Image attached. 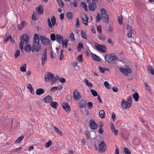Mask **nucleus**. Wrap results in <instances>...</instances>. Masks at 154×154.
<instances>
[{"label":"nucleus","mask_w":154,"mask_h":154,"mask_svg":"<svg viewBox=\"0 0 154 154\" xmlns=\"http://www.w3.org/2000/svg\"><path fill=\"white\" fill-rule=\"evenodd\" d=\"M76 23L75 25V27L76 28H78L80 26L79 20L77 17L76 18Z\"/></svg>","instance_id":"53"},{"label":"nucleus","mask_w":154,"mask_h":154,"mask_svg":"<svg viewBox=\"0 0 154 154\" xmlns=\"http://www.w3.org/2000/svg\"><path fill=\"white\" fill-rule=\"evenodd\" d=\"M103 21L105 23H108L109 22L108 15L107 14L103 15Z\"/></svg>","instance_id":"22"},{"label":"nucleus","mask_w":154,"mask_h":154,"mask_svg":"<svg viewBox=\"0 0 154 154\" xmlns=\"http://www.w3.org/2000/svg\"><path fill=\"white\" fill-rule=\"evenodd\" d=\"M59 80L62 83H65L66 82V79L63 78H60Z\"/></svg>","instance_id":"60"},{"label":"nucleus","mask_w":154,"mask_h":154,"mask_svg":"<svg viewBox=\"0 0 154 154\" xmlns=\"http://www.w3.org/2000/svg\"><path fill=\"white\" fill-rule=\"evenodd\" d=\"M47 50L45 49L42 57V63L43 65H44L47 60Z\"/></svg>","instance_id":"16"},{"label":"nucleus","mask_w":154,"mask_h":154,"mask_svg":"<svg viewBox=\"0 0 154 154\" xmlns=\"http://www.w3.org/2000/svg\"><path fill=\"white\" fill-rule=\"evenodd\" d=\"M66 99L69 101H70L72 98V96L70 95H68L66 97Z\"/></svg>","instance_id":"61"},{"label":"nucleus","mask_w":154,"mask_h":154,"mask_svg":"<svg viewBox=\"0 0 154 154\" xmlns=\"http://www.w3.org/2000/svg\"><path fill=\"white\" fill-rule=\"evenodd\" d=\"M118 21L119 24H122L123 19L122 16H119L118 17Z\"/></svg>","instance_id":"48"},{"label":"nucleus","mask_w":154,"mask_h":154,"mask_svg":"<svg viewBox=\"0 0 154 154\" xmlns=\"http://www.w3.org/2000/svg\"><path fill=\"white\" fill-rule=\"evenodd\" d=\"M98 126L99 127L101 128L103 126V122L102 121H100L99 122L98 124Z\"/></svg>","instance_id":"64"},{"label":"nucleus","mask_w":154,"mask_h":154,"mask_svg":"<svg viewBox=\"0 0 154 154\" xmlns=\"http://www.w3.org/2000/svg\"><path fill=\"white\" fill-rule=\"evenodd\" d=\"M58 105V103L56 102L51 101L50 103L51 106L54 109H56Z\"/></svg>","instance_id":"25"},{"label":"nucleus","mask_w":154,"mask_h":154,"mask_svg":"<svg viewBox=\"0 0 154 154\" xmlns=\"http://www.w3.org/2000/svg\"><path fill=\"white\" fill-rule=\"evenodd\" d=\"M51 39L52 41H54L56 40V36L54 33H52L50 35Z\"/></svg>","instance_id":"44"},{"label":"nucleus","mask_w":154,"mask_h":154,"mask_svg":"<svg viewBox=\"0 0 154 154\" xmlns=\"http://www.w3.org/2000/svg\"><path fill=\"white\" fill-rule=\"evenodd\" d=\"M58 89V87L56 86L54 87L50 90L51 91L54 92Z\"/></svg>","instance_id":"59"},{"label":"nucleus","mask_w":154,"mask_h":154,"mask_svg":"<svg viewBox=\"0 0 154 154\" xmlns=\"http://www.w3.org/2000/svg\"><path fill=\"white\" fill-rule=\"evenodd\" d=\"M70 38L72 40H74L75 38H74V34L73 33H71L70 34Z\"/></svg>","instance_id":"62"},{"label":"nucleus","mask_w":154,"mask_h":154,"mask_svg":"<svg viewBox=\"0 0 154 154\" xmlns=\"http://www.w3.org/2000/svg\"><path fill=\"white\" fill-rule=\"evenodd\" d=\"M57 2L60 7L63 8L64 7L63 3L61 0H57Z\"/></svg>","instance_id":"31"},{"label":"nucleus","mask_w":154,"mask_h":154,"mask_svg":"<svg viewBox=\"0 0 154 154\" xmlns=\"http://www.w3.org/2000/svg\"><path fill=\"white\" fill-rule=\"evenodd\" d=\"M97 30L98 32L100 34H102V30L101 26L100 25H99L97 27Z\"/></svg>","instance_id":"41"},{"label":"nucleus","mask_w":154,"mask_h":154,"mask_svg":"<svg viewBox=\"0 0 154 154\" xmlns=\"http://www.w3.org/2000/svg\"><path fill=\"white\" fill-rule=\"evenodd\" d=\"M11 36L10 35H8V36L5 38L4 39V43L5 44H6L8 42V40L9 39H11Z\"/></svg>","instance_id":"37"},{"label":"nucleus","mask_w":154,"mask_h":154,"mask_svg":"<svg viewBox=\"0 0 154 154\" xmlns=\"http://www.w3.org/2000/svg\"><path fill=\"white\" fill-rule=\"evenodd\" d=\"M95 48L98 51L102 52H106L107 51L106 46L105 45H101L96 43L94 46Z\"/></svg>","instance_id":"4"},{"label":"nucleus","mask_w":154,"mask_h":154,"mask_svg":"<svg viewBox=\"0 0 154 154\" xmlns=\"http://www.w3.org/2000/svg\"><path fill=\"white\" fill-rule=\"evenodd\" d=\"M101 19V15L100 13H98L97 14L96 21V22H99Z\"/></svg>","instance_id":"34"},{"label":"nucleus","mask_w":154,"mask_h":154,"mask_svg":"<svg viewBox=\"0 0 154 154\" xmlns=\"http://www.w3.org/2000/svg\"><path fill=\"white\" fill-rule=\"evenodd\" d=\"M124 151L125 152V154H131V152L129 151L127 147H125Z\"/></svg>","instance_id":"43"},{"label":"nucleus","mask_w":154,"mask_h":154,"mask_svg":"<svg viewBox=\"0 0 154 154\" xmlns=\"http://www.w3.org/2000/svg\"><path fill=\"white\" fill-rule=\"evenodd\" d=\"M54 130L57 133V134H59L60 135H62V134L60 130L57 127L54 126Z\"/></svg>","instance_id":"36"},{"label":"nucleus","mask_w":154,"mask_h":154,"mask_svg":"<svg viewBox=\"0 0 154 154\" xmlns=\"http://www.w3.org/2000/svg\"><path fill=\"white\" fill-rule=\"evenodd\" d=\"M153 68H147L148 72L154 75V69Z\"/></svg>","instance_id":"47"},{"label":"nucleus","mask_w":154,"mask_h":154,"mask_svg":"<svg viewBox=\"0 0 154 154\" xmlns=\"http://www.w3.org/2000/svg\"><path fill=\"white\" fill-rule=\"evenodd\" d=\"M121 104L122 107L125 109H129L131 106L130 103L125 101L124 99L122 101Z\"/></svg>","instance_id":"10"},{"label":"nucleus","mask_w":154,"mask_h":154,"mask_svg":"<svg viewBox=\"0 0 154 154\" xmlns=\"http://www.w3.org/2000/svg\"><path fill=\"white\" fill-rule=\"evenodd\" d=\"M54 77V75L51 73L49 72H47L45 76V79L46 82H50L51 79Z\"/></svg>","instance_id":"8"},{"label":"nucleus","mask_w":154,"mask_h":154,"mask_svg":"<svg viewBox=\"0 0 154 154\" xmlns=\"http://www.w3.org/2000/svg\"><path fill=\"white\" fill-rule=\"evenodd\" d=\"M99 0H92L91 2L87 3L88 4V7L90 10L94 11L97 7L96 3Z\"/></svg>","instance_id":"3"},{"label":"nucleus","mask_w":154,"mask_h":154,"mask_svg":"<svg viewBox=\"0 0 154 154\" xmlns=\"http://www.w3.org/2000/svg\"><path fill=\"white\" fill-rule=\"evenodd\" d=\"M133 97L136 101H137L139 98V95L137 92H136L133 94Z\"/></svg>","instance_id":"26"},{"label":"nucleus","mask_w":154,"mask_h":154,"mask_svg":"<svg viewBox=\"0 0 154 154\" xmlns=\"http://www.w3.org/2000/svg\"><path fill=\"white\" fill-rule=\"evenodd\" d=\"M68 42V40L67 39H65L64 40H63L62 43L63 47H67Z\"/></svg>","instance_id":"29"},{"label":"nucleus","mask_w":154,"mask_h":154,"mask_svg":"<svg viewBox=\"0 0 154 154\" xmlns=\"http://www.w3.org/2000/svg\"><path fill=\"white\" fill-rule=\"evenodd\" d=\"M106 148V145L103 140L99 145L98 150L100 152L103 153L105 151Z\"/></svg>","instance_id":"5"},{"label":"nucleus","mask_w":154,"mask_h":154,"mask_svg":"<svg viewBox=\"0 0 154 154\" xmlns=\"http://www.w3.org/2000/svg\"><path fill=\"white\" fill-rule=\"evenodd\" d=\"M52 142L51 140H49L48 142L45 144V146L46 148L49 147L52 144Z\"/></svg>","instance_id":"42"},{"label":"nucleus","mask_w":154,"mask_h":154,"mask_svg":"<svg viewBox=\"0 0 154 154\" xmlns=\"http://www.w3.org/2000/svg\"><path fill=\"white\" fill-rule=\"evenodd\" d=\"M24 137V136L22 135L19 137L16 140L15 143H20Z\"/></svg>","instance_id":"28"},{"label":"nucleus","mask_w":154,"mask_h":154,"mask_svg":"<svg viewBox=\"0 0 154 154\" xmlns=\"http://www.w3.org/2000/svg\"><path fill=\"white\" fill-rule=\"evenodd\" d=\"M132 29H130L129 30L128 33L127 34V36L129 38H131L132 37Z\"/></svg>","instance_id":"46"},{"label":"nucleus","mask_w":154,"mask_h":154,"mask_svg":"<svg viewBox=\"0 0 154 154\" xmlns=\"http://www.w3.org/2000/svg\"><path fill=\"white\" fill-rule=\"evenodd\" d=\"M101 12L103 15L106 14H107L105 10L103 8L101 9Z\"/></svg>","instance_id":"55"},{"label":"nucleus","mask_w":154,"mask_h":154,"mask_svg":"<svg viewBox=\"0 0 154 154\" xmlns=\"http://www.w3.org/2000/svg\"><path fill=\"white\" fill-rule=\"evenodd\" d=\"M36 11L38 15H41L43 13V7L42 5H39L38 8H36Z\"/></svg>","instance_id":"18"},{"label":"nucleus","mask_w":154,"mask_h":154,"mask_svg":"<svg viewBox=\"0 0 154 154\" xmlns=\"http://www.w3.org/2000/svg\"><path fill=\"white\" fill-rule=\"evenodd\" d=\"M91 91L92 94L94 97H96L98 95L97 91L93 89H91Z\"/></svg>","instance_id":"38"},{"label":"nucleus","mask_w":154,"mask_h":154,"mask_svg":"<svg viewBox=\"0 0 154 154\" xmlns=\"http://www.w3.org/2000/svg\"><path fill=\"white\" fill-rule=\"evenodd\" d=\"M104 84L105 87L107 89H108L109 88V83L108 82L106 81L105 82H104Z\"/></svg>","instance_id":"57"},{"label":"nucleus","mask_w":154,"mask_h":154,"mask_svg":"<svg viewBox=\"0 0 154 154\" xmlns=\"http://www.w3.org/2000/svg\"><path fill=\"white\" fill-rule=\"evenodd\" d=\"M20 51L19 50H17L15 54V58H17L20 54Z\"/></svg>","instance_id":"54"},{"label":"nucleus","mask_w":154,"mask_h":154,"mask_svg":"<svg viewBox=\"0 0 154 154\" xmlns=\"http://www.w3.org/2000/svg\"><path fill=\"white\" fill-rule=\"evenodd\" d=\"M44 90L43 88H40L36 90V94L37 95H40L44 93Z\"/></svg>","instance_id":"21"},{"label":"nucleus","mask_w":154,"mask_h":154,"mask_svg":"<svg viewBox=\"0 0 154 154\" xmlns=\"http://www.w3.org/2000/svg\"><path fill=\"white\" fill-rule=\"evenodd\" d=\"M89 122L90 127L93 130H95L97 129V124L93 119H91L90 120Z\"/></svg>","instance_id":"15"},{"label":"nucleus","mask_w":154,"mask_h":154,"mask_svg":"<svg viewBox=\"0 0 154 154\" xmlns=\"http://www.w3.org/2000/svg\"><path fill=\"white\" fill-rule=\"evenodd\" d=\"M112 131L113 133H114V134L116 135L118 134V131L117 130H116L115 129H112Z\"/></svg>","instance_id":"58"},{"label":"nucleus","mask_w":154,"mask_h":154,"mask_svg":"<svg viewBox=\"0 0 154 154\" xmlns=\"http://www.w3.org/2000/svg\"><path fill=\"white\" fill-rule=\"evenodd\" d=\"M80 16L83 23L86 26L88 25V19L87 16L84 13H82L80 14Z\"/></svg>","instance_id":"7"},{"label":"nucleus","mask_w":154,"mask_h":154,"mask_svg":"<svg viewBox=\"0 0 154 154\" xmlns=\"http://www.w3.org/2000/svg\"><path fill=\"white\" fill-rule=\"evenodd\" d=\"M87 105L89 109H91L92 108L93 104L91 102H88L87 103Z\"/></svg>","instance_id":"51"},{"label":"nucleus","mask_w":154,"mask_h":154,"mask_svg":"<svg viewBox=\"0 0 154 154\" xmlns=\"http://www.w3.org/2000/svg\"><path fill=\"white\" fill-rule=\"evenodd\" d=\"M99 114L101 119L105 118V112L103 110L101 109L100 110Z\"/></svg>","instance_id":"27"},{"label":"nucleus","mask_w":154,"mask_h":154,"mask_svg":"<svg viewBox=\"0 0 154 154\" xmlns=\"http://www.w3.org/2000/svg\"><path fill=\"white\" fill-rule=\"evenodd\" d=\"M51 20L52 24L51 23L50 18H48L47 21L48 22V26L50 29H52L53 28V26H54L56 22V19L55 17L54 16H53L51 17Z\"/></svg>","instance_id":"6"},{"label":"nucleus","mask_w":154,"mask_h":154,"mask_svg":"<svg viewBox=\"0 0 154 154\" xmlns=\"http://www.w3.org/2000/svg\"><path fill=\"white\" fill-rule=\"evenodd\" d=\"M83 48V45L82 44L81 42H79L77 46L78 51L80 52L81 51V48Z\"/></svg>","instance_id":"40"},{"label":"nucleus","mask_w":154,"mask_h":154,"mask_svg":"<svg viewBox=\"0 0 154 154\" xmlns=\"http://www.w3.org/2000/svg\"><path fill=\"white\" fill-rule=\"evenodd\" d=\"M62 108L66 112H69L71 111L70 107L69 104L65 102L62 104Z\"/></svg>","instance_id":"14"},{"label":"nucleus","mask_w":154,"mask_h":154,"mask_svg":"<svg viewBox=\"0 0 154 154\" xmlns=\"http://www.w3.org/2000/svg\"><path fill=\"white\" fill-rule=\"evenodd\" d=\"M29 37L27 34H24L21 36L20 40L25 43L26 44H28L29 42Z\"/></svg>","instance_id":"11"},{"label":"nucleus","mask_w":154,"mask_h":154,"mask_svg":"<svg viewBox=\"0 0 154 154\" xmlns=\"http://www.w3.org/2000/svg\"><path fill=\"white\" fill-rule=\"evenodd\" d=\"M63 37L59 34H57L56 35V40L57 42L59 44H61L62 43Z\"/></svg>","instance_id":"17"},{"label":"nucleus","mask_w":154,"mask_h":154,"mask_svg":"<svg viewBox=\"0 0 154 154\" xmlns=\"http://www.w3.org/2000/svg\"><path fill=\"white\" fill-rule=\"evenodd\" d=\"M144 84L145 85L146 90L149 93H151V88L148 85V84L147 82H145L144 83Z\"/></svg>","instance_id":"32"},{"label":"nucleus","mask_w":154,"mask_h":154,"mask_svg":"<svg viewBox=\"0 0 154 154\" xmlns=\"http://www.w3.org/2000/svg\"><path fill=\"white\" fill-rule=\"evenodd\" d=\"M44 100L46 103H49L50 101L52 100V97L51 96L47 95L44 98Z\"/></svg>","instance_id":"20"},{"label":"nucleus","mask_w":154,"mask_h":154,"mask_svg":"<svg viewBox=\"0 0 154 154\" xmlns=\"http://www.w3.org/2000/svg\"><path fill=\"white\" fill-rule=\"evenodd\" d=\"M77 60L79 62H82L83 60L82 57V55H79L77 57Z\"/></svg>","instance_id":"45"},{"label":"nucleus","mask_w":154,"mask_h":154,"mask_svg":"<svg viewBox=\"0 0 154 154\" xmlns=\"http://www.w3.org/2000/svg\"><path fill=\"white\" fill-rule=\"evenodd\" d=\"M104 57L106 61L112 64H116L119 59L118 57L114 53L106 54Z\"/></svg>","instance_id":"2"},{"label":"nucleus","mask_w":154,"mask_h":154,"mask_svg":"<svg viewBox=\"0 0 154 154\" xmlns=\"http://www.w3.org/2000/svg\"><path fill=\"white\" fill-rule=\"evenodd\" d=\"M57 80V78H56V77H55L54 76V77H53V78L51 79V81L52 82L51 85L53 84L56 83V81Z\"/></svg>","instance_id":"50"},{"label":"nucleus","mask_w":154,"mask_h":154,"mask_svg":"<svg viewBox=\"0 0 154 154\" xmlns=\"http://www.w3.org/2000/svg\"><path fill=\"white\" fill-rule=\"evenodd\" d=\"M102 41L105 40L106 37L104 36H100L98 37Z\"/></svg>","instance_id":"56"},{"label":"nucleus","mask_w":154,"mask_h":154,"mask_svg":"<svg viewBox=\"0 0 154 154\" xmlns=\"http://www.w3.org/2000/svg\"><path fill=\"white\" fill-rule=\"evenodd\" d=\"M26 25V22L23 21L20 24L18 25V28L20 30H21Z\"/></svg>","instance_id":"23"},{"label":"nucleus","mask_w":154,"mask_h":154,"mask_svg":"<svg viewBox=\"0 0 154 154\" xmlns=\"http://www.w3.org/2000/svg\"><path fill=\"white\" fill-rule=\"evenodd\" d=\"M119 71L122 74L125 75H128V73L131 72V68H119Z\"/></svg>","instance_id":"9"},{"label":"nucleus","mask_w":154,"mask_h":154,"mask_svg":"<svg viewBox=\"0 0 154 154\" xmlns=\"http://www.w3.org/2000/svg\"><path fill=\"white\" fill-rule=\"evenodd\" d=\"M81 6L86 11H88L87 5L84 2H82L81 4Z\"/></svg>","instance_id":"35"},{"label":"nucleus","mask_w":154,"mask_h":154,"mask_svg":"<svg viewBox=\"0 0 154 154\" xmlns=\"http://www.w3.org/2000/svg\"><path fill=\"white\" fill-rule=\"evenodd\" d=\"M25 50L27 52L30 51L31 50L32 51V49L31 47L29 44L26 45L25 48Z\"/></svg>","instance_id":"39"},{"label":"nucleus","mask_w":154,"mask_h":154,"mask_svg":"<svg viewBox=\"0 0 154 154\" xmlns=\"http://www.w3.org/2000/svg\"><path fill=\"white\" fill-rule=\"evenodd\" d=\"M91 57L92 59L96 61H100V58L95 54H92Z\"/></svg>","instance_id":"24"},{"label":"nucleus","mask_w":154,"mask_h":154,"mask_svg":"<svg viewBox=\"0 0 154 154\" xmlns=\"http://www.w3.org/2000/svg\"><path fill=\"white\" fill-rule=\"evenodd\" d=\"M132 97L131 96H129L127 99V102H128L129 103H130L131 105L132 103Z\"/></svg>","instance_id":"52"},{"label":"nucleus","mask_w":154,"mask_h":154,"mask_svg":"<svg viewBox=\"0 0 154 154\" xmlns=\"http://www.w3.org/2000/svg\"><path fill=\"white\" fill-rule=\"evenodd\" d=\"M73 97L74 99L76 101L81 98V96L77 89H75L74 91Z\"/></svg>","instance_id":"13"},{"label":"nucleus","mask_w":154,"mask_h":154,"mask_svg":"<svg viewBox=\"0 0 154 154\" xmlns=\"http://www.w3.org/2000/svg\"><path fill=\"white\" fill-rule=\"evenodd\" d=\"M64 55L63 54V50H61L60 53V60H62L63 58Z\"/></svg>","instance_id":"63"},{"label":"nucleus","mask_w":154,"mask_h":154,"mask_svg":"<svg viewBox=\"0 0 154 154\" xmlns=\"http://www.w3.org/2000/svg\"><path fill=\"white\" fill-rule=\"evenodd\" d=\"M40 39L43 45H48L50 43V40L42 35L40 36Z\"/></svg>","instance_id":"12"},{"label":"nucleus","mask_w":154,"mask_h":154,"mask_svg":"<svg viewBox=\"0 0 154 154\" xmlns=\"http://www.w3.org/2000/svg\"><path fill=\"white\" fill-rule=\"evenodd\" d=\"M87 101L85 100H82L80 101L79 103V105L80 108L86 107V106Z\"/></svg>","instance_id":"19"},{"label":"nucleus","mask_w":154,"mask_h":154,"mask_svg":"<svg viewBox=\"0 0 154 154\" xmlns=\"http://www.w3.org/2000/svg\"><path fill=\"white\" fill-rule=\"evenodd\" d=\"M81 35L82 37L85 39H87V36L85 32L83 30H82L81 32Z\"/></svg>","instance_id":"33"},{"label":"nucleus","mask_w":154,"mask_h":154,"mask_svg":"<svg viewBox=\"0 0 154 154\" xmlns=\"http://www.w3.org/2000/svg\"><path fill=\"white\" fill-rule=\"evenodd\" d=\"M41 47V44L39 43V36L38 34H35L33 40L32 51L33 52L35 50L36 52H38L40 50Z\"/></svg>","instance_id":"1"},{"label":"nucleus","mask_w":154,"mask_h":154,"mask_svg":"<svg viewBox=\"0 0 154 154\" xmlns=\"http://www.w3.org/2000/svg\"><path fill=\"white\" fill-rule=\"evenodd\" d=\"M72 14L70 12H69L66 14L67 18L69 20H71L72 18Z\"/></svg>","instance_id":"30"},{"label":"nucleus","mask_w":154,"mask_h":154,"mask_svg":"<svg viewBox=\"0 0 154 154\" xmlns=\"http://www.w3.org/2000/svg\"><path fill=\"white\" fill-rule=\"evenodd\" d=\"M24 44H25V43L21 41L19 44V47L21 50H23Z\"/></svg>","instance_id":"49"}]
</instances>
